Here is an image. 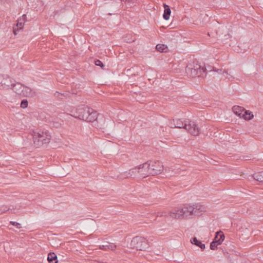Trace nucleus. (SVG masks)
Here are the masks:
<instances>
[{"label":"nucleus","mask_w":263,"mask_h":263,"mask_svg":"<svg viewBox=\"0 0 263 263\" xmlns=\"http://www.w3.org/2000/svg\"><path fill=\"white\" fill-rule=\"evenodd\" d=\"M130 246L132 248L140 251H145L149 248V245L146 238L138 236L133 238Z\"/></svg>","instance_id":"0eeeda50"},{"label":"nucleus","mask_w":263,"mask_h":263,"mask_svg":"<svg viewBox=\"0 0 263 263\" xmlns=\"http://www.w3.org/2000/svg\"><path fill=\"white\" fill-rule=\"evenodd\" d=\"M95 64L96 66H100L102 68H104V65L103 64V63L99 60H95Z\"/></svg>","instance_id":"393cba45"},{"label":"nucleus","mask_w":263,"mask_h":263,"mask_svg":"<svg viewBox=\"0 0 263 263\" xmlns=\"http://www.w3.org/2000/svg\"><path fill=\"white\" fill-rule=\"evenodd\" d=\"M223 73H224V72H225L226 73L228 74V73H227V71H226L225 70H223Z\"/></svg>","instance_id":"473e14b6"},{"label":"nucleus","mask_w":263,"mask_h":263,"mask_svg":"<svg viewBox=\"0 0 263 263\" xmlns=\"http://www.w3.org/2000/svg\"><path fill=\"white\" fill-rule=\"evenodd\" d=\"M13 33H14V34H16V30H15V29H14V30H13Z\"/></svg>","instance_id":"7c9ffc66"},{"label":"nucleus","mask_w":263,"mask_h":263,"mask_svg":"<svg viewBox=\"0 0 263 263\" xmlns=\"http://www.w3.org/2000/svg\"><path fill=\"white\" fill-rule=\"evenodd\" d=\"M32 136L34 146L36 148L47 145L51 139V136L48 132H44L41 130L37 132L33 131Z\"/></svg>","instance_id":"20e7f679"},{"label":"nucleus","mask_w":263,"mask_h":263,"mask_svg":"<svg viewBox=\"0 0 263 263\" xmlns=\"http://www.w3.org/2000/svg\"><path fill=\"white\" fill-rule=\"evenodd\" d=\"M207 70L206 67H202L198 64H189L186 68L185 71L187 74L192 77H203V74Z\"/></svg>","instance_id":"423d86ee"},{"label":"nucleus","mask_w":263,"mask_h":263,"mask_svg":"<svg viewBox=\"0 0 263 263\" xmlns=\"http://www.w3.org/2000/svg\"><path fill=\"white\" fill-rule=\"evenodd\" d=\"M68 95V94L67 92L62 93H60L58 91H56L54 93V96L55 97L60 98L61 100L63 99L64 97L66 98L67 97Z\"/></svg>","instance_id":"4be33fe9"},{"label":"nucleus","mask_w":263,"mask_h":263,"mask_svg":"<svg viewBox=\"0 0 263 263\" xmlns=\"http://www.w3.org/2000/svg\"><path fill=\"white\" fill-rule=\"evenodd\" d=\"M14 210V208H10V207H8L6 205H3L0 208V212L1 213H5L7 211L9 212V213H12V211Z\"/></svg>","instance_id":"412c9836"},{"label":"nucleus","mask_w":263,"mask_h":263,"mask_svg":"<svg viewBox=\"0 0 263 263\" xmlns=\"http://www.w3.org/2000/svg\"><path fill=\"white\" fill-rule=\"evenodd\" d=\"M49 263H57L58 260L56 254L53 253H49L47 257Z\"/></svg>","instance_id":"dca6fc26"},{"label":"nucleus","mask_w":263,"mask_h":263,"mask_svg":"<svg viewBox=\"0 0 263 263\" xmlns=\"http://www.w3.org/2000/svg\"><path fill=\"white\" fill-rule=\"evenodd\" d=\"M130 0H126V1H125V3H126L127 4L130 3Z\"/></svg>","instance_id":"c756f323"},{"label":"nucleus","mask_w":263,"mask_h":263,"mask_svg":"<svg viewBox=\"0 0 263 263\" xmlns=\"http://www.w3.org/2000/svg\"><path fill=\"white\" fill-rule=\"evenodd\" d=\"M149 162L148 173L149 175H156L162 173L163 166L159 161H147Z\"/></svg>","instance_id":"6e6552de"},{"label":"nucleus","mask_w":263,"mask_h":263,"mask_svg":"<svg viewBox=\"0 0 263 263\" xmlns=\"http://www.w3.org/2000/svg\"><path fill=\"white\" fill-rule=\"evenodd\" d=\"M157 51L161 52H165L167 51V46L164 44H158L156 46Z\"/></svg>","instance_id":"aec40b11"},{"label":"nucleus","mask_w":263,"mask_h":263,"mask_svg":"<svg viewBox=\"0 0 263 263\" xmlns=\"http://www.w3.org/2000/svg\"><path fill=\"white\" fill-rule=\"evenodd\" d=\"M254 115L250 110H245L242 118L246 120H250L253 119Z\"/></svg>","instance_id":"f3484780"},{"label":"nucleus","mask_w":263,"mask_h":263,"mask_svg":"<svg viewBox=\"0 0 263 263\" xmlns=\"http://www.w3.org/2000/svg\"><path fill=\"white\" fill-rule=\"evenodd\" d=\"M205 211V207L201 204L196 203L191 205L185 204L178 209L172 210L168 214L175 219L190 218L192 216H200Z\"/></svg>","instance_id":"f257e3e1"},{"label":"nucleus","mask_w":263,"mask_h":263,"mask_svg":"<svg viewBox=\"0 0 263 263\" xmlns=\"http://www.w3.org/2000/svg\"><path fill=\"white\" fill-rule=\"evenodd\" d=\"M99 248L100 249L104 251H114L116 249L117 246L113 243L105 242L104 245H100Z\"/></svg>","instance_id":"f8f14e48"},{"label":"nucleus","mask_w":263,"mask_h":263,"mask_svg":"<svg viewBox=\"0 0 263 263\" xmlns=\"http://www.w3.org/2000/svg\"><path fill=\"white\" fill-rule=\"evenodd\" d=\"M217 71H220V72H221V71H222V69H218V70H217Z\"/></svg>","instance_id":"2f4dec72"},{"label":"nucleus","mask_w":263,"mask_h":263,"mask_svg":"<svg viewBox=\"0 0 263 263\" xmlns=\"http://www.w3.org/2000/svg\"><path fill=\"white\" fill-rule=\"evenodd\" d=\"M13 82L12 80L7 75L0 76V84L4 89H8L11 88Z\"/></svg>","instance_id":"9d476101"},{"label":"nucleus","mask_w":263,"mask_h":263,"mask_svg":"<svg viewBox=\"0 0 263 263\" xmlns=\"http://www.w3.org/2000/svg\"><path fill=\"white\" fill-rule=\"evenodd\" d=\"M199 247L202 250H203L205 248V245L202 243L201 242V244L199 245Z\"/></svg>","instance_id":"c85d7f7f"},{"label":"nucleus","mask_w":263,"mask_h":263,"mask_svg":"<svg viewBox=\"0 0 263 263\" xmlns=\"http://www.w3.org/2000/svg\"><path fill=\"white\" fill-rule=\"evenodd\" d=\"M28 105V102L27 99H23L22 100L20 106L23 108H26L27 107Z\"/></svg>","instance_id":"b1692460"},{"label":"nucleus","mask_w":263,"mask_h":263,"mask_svg":"<svg viewBox=\"0 0 263 263\" xmlns=\"http://www.w3.org/2000/svg\"><path fill=\"white\" fill-rule=\"evenodd\" d=\"M11 88L16 93L22 97H34L36 96V92L34 90L20 83H14L13 82Z\"/></svg>","instance_id":"39448f33"},{"label":"nucleus","mask_w":263,"mask_h":263,"mask_svg":"<svg viewBox=\"0 0 263 263\" xmlns=\"http://www.w3.org/2000/svg\"><path fill=\"white\" fill-rule=\"evenodd\" d=\"M10 223L11 225L16 227L17 229H20L21 228V224L18 222L15 221H10Z\"/></svg>","instance_id":"bb28decb"},{"label":"nucleus","mask_w":263,"mask_h":263,"mask_svg":"<svg viewBox=\"0 0 263 263\" xmlns=\"http://www.w3.org/2000/svg\"><path fill=\"white\" fill-rule=\"evenodd\" d=\"M167 215L166 214V212H162L160 213H159V215H158V216H166Z\"/></svg>","instance_id":"cd10ccee"},{"label":"nucleus","mask_w":263,"mask_h":263,"mask_svg":"<svg viewBox=\"0 0 263 263\" xmlns=\"http://www.w3.org/2000/svg\"><path fill=\"white\" fill-rule=\"evenodd\" d=\"M224 235L223 233L221 232H216V236L213 240H216L217 245H219L224 240Z\"/></svg>","instance_id":"4468645a"},{"label":"nucleus","mask_w":263,"mask_h":263,"mask_svg":"<svg viewBox=\"0 0 263 263\" xmlns=\"http://www.w3.org/2000/svg\"><path fill=\"white\" fill-rule=\"evenodd\" d=\"M191 242L196 245L197 247H199V245L201 244V241L198 240L196 237H193L191 239Z\"/></svg>","instance_id":"5701e85b"},{"label":"nucleus","mask_w":263,"mask_h":263,"mask_svg":"<svg viewBox=\"0 0 263 263\" xmlns=\"http://www.w3.org/2000/svg\"><path fill=\"white\" fill-rule=\"evenodd\" d=\"M252 178L254 180L259 182H263V176L261 172H257L252 175Z\"/></svg>","instance_id":"6ab92c4d"},{"label":"nucleus","mask_w":263,"mask_h":263,"mask_svg":"<svg viewBox=\"0 0 263 263\" xmlns=\"http://www.w3.org/2000/svg\"><path fill=\"white\" fill-rule=\"evenodd\" d=\"M245 110L243 107L240 106H234L232 108L233 112L240 118H242Z\"/></svg>","instance_id":"ddd939ff"},{"label":"nucleus","mask_w":263,"mask_h":263,"mask_svg":"<svg viewBox=\"0 0 263 263\" xmlns=\"http://www.w3.org/2000/svg\"><path fill=\"white\" fill-rule=\"evenodd\" d=\"M149 162H146L130 169L128 171L124 172L112 177L115 179L119 180H123L128 178H144L149 176Z\"/></svg>","instance_id":"f03ea898"},{"label":"nucleus","mask_w":263,"mask_h":263,"mask_svg":"<svg viewBox=\"0 0 263 263\" xmlns=\"http://www.w3.org/2000/svg\"><path fill=\"white\" fill-rule=\"evenodd\" d=\"M185 129L193 136H197L200 132V129L198 125L193 121L187 120L185 124Z\"/></svg>","instance_id":"1a4fd4ad"},{"label":"nucleus","mask_w":263,"mask_h":263,"mask_svg":"<svg viewBox=\"0 0 263 263\" xmlns=\"http://www.w3.org/2000/svg\"><path fill=\"white\" fill-rule=\"evenodd\" d=\"M186 121H182L180 119H175L171 120L170 122V126L171 128H184L185 124H186Z\"/></svg>","instance_id":"9b49d317"},{"label":"nucleus","mask_w":263,"mask_h":263,"mask_svg":"<svg viewBox=\"0 0 263 263\" xmlns=\"http://www.w3.org/2000/svg\"><path fill=\"white\" fill-rule=\"evenodd\" d=\"M163 6L164 8V13L163 14V17L164 20H168L170 18L171 10L170 9L169 6H168L167 5L164 4Z\"/></svg>","instance_id":"2eb2a0df"},{"label":"nucleus","mask_w":263,"mask_h":263,"mask_svg":"<svg viewBox=\"0 0 263 263\" xmlns=\"http://www.w3.org/2000/svg\"><path fill=\"white\" fill-rule=\"evenodd\" d=\"M98 116V114L96 111L84 105L79 106L76 109L73 115L75 118L88 122L97 120Z\"/></svg>","instance_id":"7ed1b4c3"},{"label":"nucleus","mask_w":263,"mask_h":263,"mask_svg":"<svg viewBox=\"0 0 263 263\" xmlns=\"http://www.w3.org/2000/svg\"><path fill=\"white\" fill-rule=\"evenodd\" d=\"M27 21V16L26 14H23L22 17L17 20V26L20 29L23 27V25L25 21Z\"/></svg>","instance_id":"a211bd4d"},{"label":"nucleus","mask_w":263,"mask_h":263,"mask_svg":"<svg viewBox=\"0 0 263 263\" xmlns=\"http://www.w3.org/2000/svg\"><path fill=\"white\" fill-rule=\"evenodd\" d=\"M218 245H216V240H213L210 243V249L214 250L216 249Z\"/></svg>","instance_id":"a878e982"}]
</instances>
